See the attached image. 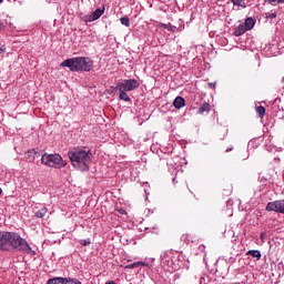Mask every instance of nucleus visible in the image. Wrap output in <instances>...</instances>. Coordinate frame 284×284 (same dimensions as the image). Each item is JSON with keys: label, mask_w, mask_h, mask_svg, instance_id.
I'll return each instance as SVG.
<instances>
[{"label": "nucleus", "mask_w": 284, "mask_h": 284, "mask_svg": "<svg viewBox=\"0 0 284 284\" xmlns=\"http://www.w3.org/2000/svg\"><path fill=\"white\" fill-rule=\"evenodd\" d=\"M268 19H276V13H270Z\"/></svg>", "instance_id": "a878e982"}, {"label": "nucleus", "mask_w": 284, "mask_h": 284, "mask_svg": "<svg viewBox=\"0 0 284 284\" xmlns=\"http://www.w3.org/2000/svg\"><path fill=\"white\" fill-rule=\"evenodd\" d=\"M90 243H92V242L90 241V239H88V240H81V241H80V244H81L83 247H85L87 245H90Z\"/></svg>", "instance_id": "5701e85b"}, {"label": "nucleus", "mask_w": 284, "mask_h": 284, "mask_svg": "<svg viewBox=\"0 0 284 284\" xmlns=\"http://www.w3.org/2000/svg\"><path fill=\"white\" fill-rule=\"evenodd\" d=\"M247 32L245 24L241 23L234 29V36L235 37H243Z\"/></svg>", "instance_id": "6e6552de"}, {"label": "nucleus", "mask_w": 284, "mask_h": 284, "mask_svg": "<svg viewBox=\"0 0 284 284\" xmlns=\"http://www.w3.org/2000/svg\"><path fill=\"white\" fill-rule=\"evenodd\" d=\"M265 210L266 212H276L277 214H283L282 200L268 202Z\"/></svg>", "instance_id": "423d86ee"}, {"label": "nucleus", "mask_w": 284, "mask_h": 284, "mask_svg": "<svg viewBox=\"0 0 284 284\" xmlns=\"http://www.w3.org/2000/svg\"><path fill=\"white\" fill-rule=\"evenodd\" d=\"M68 277H53L47 281V284H67Z\"/></svg>", "instance_id": "1a4fd4ad"}, {"label": "nucleus", "mask_w": 284, "mask_h": 284, "mask_svg": "<svg viewBox=\"0 0 284 284\" xmlns=\"http://www.w3.org/2000/svg\"><path fill=\"white\" fill-rule=\"evenodd\" d=\"M226 152H232V148H230V149H226Z\"/></svg>", "instance_id": "c756f323"}, {"label": "nucleus", "mask_w": 284, "mask_h": 284, "mask_svg": "<svg viewBox=\"0 0 284 284\" xmlns=\"http://www.w3.org/2000/svg\"><path fill=\"white\" fill-rule=\"evenodd\" d=\"M6 28V26H3V23L0 22V32L1 30H3Z\"/></svg>", "instance_id": "cd10ccee"}, {"label": "nucleus", "mask_w": 284, "mask_h": 284, "mask_svg": "<svg viewBox=\"0 0 284 284\" xmlns=\"http://www.w3.org/2000/svg\"><path fill=\"white\" fill-rule=\"evenodd\" d=\"M266 1L271 6H276V3H278V4L284 3V0H266Z\"/></svg>", "instance_id": "4be33fe9"}, {"label": "nucleus", "mask_w": 284, "mask_h": 284, "mask_svg": "<svg viewBox=\"0 0 284 284\" xmlns=\"http://www.w3.org/2000/svg\"><path fill=\"white\" fill-rule=\"evenodd\" d=\"M67 284H83V283H81V281H79L77 278L68 277L67 278Z\"/></svg>", "instance_id": "412c9836"}, {"label": "nucleus", "mask_w": 284, "mask_h": 284, "mask_svg": "<svg viewBox=\"0 0 284 284\" xmlns=\"http://www.w3.org/2000/svg\"><path fill=\"white\" fill-rule=\"evenodd\" d=\"M244 27L246 28V30H252V28H254V26H256V20L253 19V18H247L245 21H244Z\"/></svg>", "instance_id": "f8f14e48"}, {"label": "nucleus", "mask_w": 284, "mask_h": 284, "mask_svg": "<svg viewBox=\"0 0 284 284\" xmlns=\"http://www.w3.org/2000/svg\"><path fill=\"white\" fill-rule=\"evenodd\" d=\"M47 214H48V207L43 206L42 209H40L34 213V216L37 219H43V216H45Z\"/></svg>", "instance_id": "4468645a"}, {"label": "nucleus", "mask_w": 284, "mask_h": 284, "mask_svg": "<svg viewBox=\"0 0 284 284\" xmlns=\"http://www.w3.org/2000/svg\"><path fill=\"white\" fill-rule=\"evenodd\" d=\"M6 52V44L0 43V54H3Z\"/></svg>", "instance_id": "b1692460"}, {"label": "nucleus", "mask_w": 284, "mask_h": 284, "mask_svg": "<svg viewBox=\"0 0 284 284\" xmlns=\"http://www.w3.org/2000/svg\"><path fill=\"white\" fill-rule=\"evenodd\" d=\"M120 22H121L122 26H125V28H130V18H128V17H122V18L120 19Z\"/></svg>", "instance_id": "aec40b11"}, {"label": "nucleus", "mask_w": 284, "mask_h": 284, "mask_svg": "<svg viewBox=\"0 0 284 284\" xmlns=\"http://www.w3.org/2000/svg\"><path fill=\"white\" fill-rule=\"evenodd\" d=\"M141 83L136 79H125L115 85V90H122L124 92H132L139 88Z\"/></svg>", "instance_id": "39448f33"}, {"label": "nucleus", "mask_w": 284, "mask_h": 284, "mask_svg": "<svg viewBox=\"0 0 284 284\" xmlns=\"http://www.w3.org/2000/svg\"><path fill=\"white\" fill-rule=\"evenodd\" d=\"M247 256H253V258H261V251L251 250L247 251Z\"/></svg>", "instance_id": "a211bd4d"}, {"label": "nucleus", "mask_w": 284, "mask_h": 284, "mask_svg": "<svg viewBox=\"0 0 284 284\" xmlns=\"http://www.w3.org/2000/svg\"><path fill=\"white\" fill-rule=\"evenodd\" d=\"M260 239H261V241H264V239H265V233H261Z\"/></svg>", "instance_id": "bb28decb"}, {"label": "nucleus", "mask_w": 284, "mask_h": 284, "mask_svg": "<svg viewBox=\"0 0 284 284\" xmlns=\"http://www.w3.org/2000/svg\"><path fill=\"white\" fill-rule=\"evenodd\" d=\"M60 65L61 68H69L71 72H90L94 68V61L85 57L70 58Z\"/></svg>", "instance_id": "7ed1b4c3"}, {"label": "nucleus", "mask_w": 284, "mask_h": 284, "mask_svg": "<svg viewBox=\"0 0 284 284\" xmlns=\"http://www.w3.org/2000/svg\"><path fill=\"white\" fill-rule=\"evenodd\" d=\"M116 210V212H119V214H128V212H125V210L124 209H115Z\"/></svg>", "instance_id": "393cba45"}, {"label": "nucleus", "mask_w": 284, "mask_h": 284, "mask_svg": "<svg viewBox=\"0 0 284 284\" xmlns=\"http://www.w3.org/2000/svg\"><path fill=\"white\" fill-rule=\"evenodd\" d=\"M211 106L210 103L204 102L197 110V114H205V112H210Z\"/></svg>", "instance_id": "ddd939ff"}, {"label": "nucleus", "mask_w": 284, "mask_h": 284, "mask_svg": "<svg viewBox=\"0 0 284 284\" xmlns=\"http://www.w3.org/2000/svg\"><path fill=\"white\" fill-rule=\"evenodd\" d=\"M103 12H104V10L101 8L93 11L91 14V21H97V19H101V17H103Z\"/></svg>", "instance_id": "9b49d317"}, {"label": "nucleus", "mask_w": 284, "mask_h": 284, "mask_svg": "<svg viewBox=\"0 0 284 284\" xmlns=\"http://www.w3.org/2000/svg\"><path fill=\"white\" fill-rule=\"evenodd\" d=\"M173 106L175 110H181V108H185V99L183 97H176L173 101Z\"/></svg>", "instance_id": "0eeeda50"}, {"label": "nucleus", "mask_w": 284, "mask_h": 284, "mask_svg": "<svg viewBox=\"0 0 284 284\" xmlns=\"http://www.w3.org/2000/svg\"><path fill=\"white\" fill-rule=\"evenodd\" d=\"M3 0H0V3L2 2Z\"/></svg>", "instance_id": "7c9ffc66"}, {"label": "nucleus", "mask_w": 284, "mask_h": 284, "mask_svg": "<svg viewBox=\"0 0 284 284\" xmlns=\"http://www.w3.org/2000/svg\"><path fill=\"white\" fill-rule=\"evenodd\" d=\"M159 28H164V30H169V32H176L178 30L176 26H172L171 23H160Z\"/></svg>", "instance_id": "2eb2a0df"}, {"label": "nucleus", "mask_w": 284, "mask_h": 284, "mask_svg": "<svg viewBox=\"0 0 284 284\" xmlns=\"http://www.w3.org/2000/svg\"><path fill=\"white\" fill-rule=\"evenodd\" d=\"M10 250H16V252H22L23 254H29L30 256H36L37 252L32 250L30 243L17 232L0 231V251L10 252Z\"/></svg>", "instance_id": "f257e3e1"}, {"label": "nucleus", "mask_w": 284, "mask_h": 284, "mask_svg": "<svg viewBox=\"0 0 284 284\" xmlns=\"http://www.w3.org/2000/svg\"><path fill=\"white\" fill-rule=\"evenodd\" d=\"M69 159L75 170H80V172L90 171V163H92V152L82 149L69 151Z\"/></svg>", "instance_id": "f03ea898"}, {"label": "nucleus", "mask_w": 284, "mask_h": 284, "mask_svg": "<svg viewBox=\"0 0 284 284\" xmlns=\"http://www.w3.org/2000/svg\"><path fill=\"white\" fill-rule=\"evenodd\" d=\"M256 112H257L258 116L261 119H263V116H265V106H263V105L257 106Z\"/></svg>", "instance_id": "6ab92c4d"}, {"label": "nucleus", "mask_w": 284, "mask_h": 284, "mask_svg": "<svg viewBox=\"0 0 284 284\" xmlns=\"http://www.w3.org/2000/svg\"><path fill=\"white\" fill-rule=\"evenodd\" d=\"M115 92H119L120 101H125V103H131L132 102V99L128 97V91L115 90Z\"/></svg>", "instance_id": "9d476101"}, {"label": "nucleus", "mask_w": 284, "mask_h": 284, "mask_svg": "<svg viewBox=\"0 0 284 284\" xmlns=\"http://www.w3.org/2000/svg\"><path fill=\"white\" fill-rule=\"evenodd\" d=\"M143 266H145L144 262H134L132 264L126 265L125 270H134L136 267H143Z\"/></svg>", "instance_id": "dca6fc26"}, {"label": "nucleus", "mask_w": 284, "mask_h": 284, "mask_svg": "<svg viewBox=\"0 0 284 284\" xmlns=\"http://www.w3.org/2000/svg\"><path fill=\"white\" fill-rule=\"evenodd\" d=\"M42 165H47L48 168H54L55 170H62V168H65L68 165V162L63 160V158L58 154H49L44 153L41 158Z\"/></svg>", "instance_id": "20e7f679"}, {"label": "nucleus", "mask_w": 284, "mask_h": 284, "mask_svg": "<svg viewBox=\"0 0 284 284\" xmlns=\"http://www.w3.org/2000/svg\"><path fill=\"white\" fill-rule=\"evenodd\" d=\"M200 250H205V245H201V246H200Z\"/></svg>", "instance_id": "c85d7f7f"}, {"label": "nucleus", "mask_w": 284, "mask_h": 284, "mask_svg": "<svg viewBox=\"0 0 284 284\" xmlns=\"http://www.w3.org/2000/svg\"><path fill=\"white\" fill-rule=\"evenodd\" d=\"M231 3H233V6H237V8H247L245 0H231Z\"/></svg>", "instance_id": "f3484780"}]
</instances>
